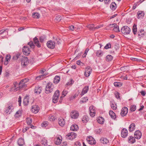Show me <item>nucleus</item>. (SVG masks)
<instances>
[{
	"instance_id": "09e8293b",
	"label": "nucleus",
	"mask_w": 146,
	"mask_h": 146,
	"mask_svg": "<svg viewBox=\"0 0 146 146\" xmlns=\"http://www.w3.org/2000/svg\"><path fill=\"white\" fill-rule=\"evenodd\" d=\"M32 119L31 118H27V122L28 125H30L32 123Z\"/></svg>"
},
{
	"instance_id": "a211bd4d",
	"label": "nucleus",
	"mask_w": 146,
	"mask_h": 146,
	"mask_svg": "<svg viewBox=\"0 0 146 146\" xmlns=\"http://www.w3.org/2000/svg\"><path fill=\"white\" fill-rule=\"evenodd\" d=\"M89 90V86H86L84 87L82 90V92L81 94V96L83 95L84 94L87 93Z\"/></svg>"
},
{
	"instance_id": "ea45409f",
	"label": "nucleus",
	"mask_w": 146,
	"mask_h": 146,
	"mask_svg": "<svg viewBox=\"0 0 146 146\" xmlns=\"http://www.w3.org/2000/svg\"><path fill=\"white\" fill-rule=\"evenodd\" d=\"M87 27L91 30H94L96 29V27H94V24H90L87 26Z\"/></svg>"
},
{
	"instance_id": "f257e3e1",
	"label": "nucleus",
	"mask_w": 146,
	"mask_h": 146,
	"mask_svg": "<svg viewBox=\"0 0 146 146\" xmlns=\"http://www.w3.org/2000/svg\"><path fill=\"white\" fill-rule=\"evenodd\" d=\"M54 87L52 84L51 82H48L47 83L45 88L46 93L49 94L53 91Z\"/></svg>"
},
{
	"instance_id": "c03bdc74",
	"label": "nucleus",
	"mask_w": 146,
	"mask_h": 146,
	"mask_svg": "<svg viewBox=\"0 0 146 146\" xmlns=\"http://www.w3.org/2000/svg\"><path fill=\"white\" fill-rule=\"evenodd\" d=\"M20 56H21L20 54H17L13 57V59L14 60H16L19 58H20Z\"/></svg>"
},
{
	"instance_id": "c85d7f7f",
	"label": "nucleus",
	"mask_w": 146,
	"mask_h": 146,
	"mask_svg": "<svg viewBox=\"0 0 146 146\" xmlns=\"http://www.w3.org/2000/svg\"><path fill=\"white\" fill-rule=\"evenodd\" d=\"M97 119V121L98 123L101 124H103L104 123V120L103 117H99Z\"/></svg>"
},
{
	"instance_id": "7ed1b4c3",
	"label": "nucleus",
	"mask_w": 146,
	"mask_h": 146,
	"mask_svg": "<svg viewBox=\"0 0 146 146\" xmlns=\"http://www.w3.org/2000/svg\"><path fill=\"white\" fill-rule=\"evenodd\" d=\"M21 59V66L23 68L25 67L29 63L28 58L27 57H22Z\"/></svg>"
},
{
	"instance_id": "c9c22d12",
	"label": "nucleus",
	"mask_w": 146,
	"mask_h": 146,
	"mask_svg": "<svg viewBox=\"0 0 146 146\" xmlns=\"http://www.w3.org/2000/svg\"><path fill=\"white\" fill-rule=\"evenodd\" d=\"M132 31L134 35H135L136 34L137 32V25L135 24H134L133 26Z\"/></svg>"
},
{
	"instance_id": "72a5a7b5",
	"label": "nucleus",
	"mask_w": 146,
	"mask_h": 146,
	"mask_svg": "<svg viewBox=\"0 0 146 146\" xmlns=\"http://www.w3.org/2000/svg\"><path fill=\"white\" fill-rule=\"evenodd\" d=\"M29 81V79L28 78H25L21 80L19 84V85H21V84H25Z\"/></svg>"
},
{
	"instance_id": "bf43d9fd",
	"label": "nucleus",
	"mask_w": 146,
	"mask_h": 146,
	"mask_svg": "<svg viewBox=\"0 0 146 146\" xmlns=\"http://www.w3.org/2000/svg\"><path fill=\"white\" fill-rule=\"evenodd\" d=\"M111 45L110 43H109L107 44L104 47V48L105 49H108L111 48Z\"/></svg>"
},
{
	"instance_id": "aec40b11",
	"label": "nucleus",
	"mask_w": 146,
	"mask_h": 146,
	"mask_svg": "<svg viewBox=\"0 0 146 146\" xmlns=\"http://www.w3.org/2000/svg\"><path fill=\"white\" fill-rule=\"evenodd\" d=\"M100 141L101 143L104 144H107L109 143V140L106 138L102 137L100 139Z\"/></svg>"
},
{
	"instance_id": "5fc2aeb1",
	"label": "nucleus",
	"mask_w": 146,
	"mask_h": 146,
	"mask_svg": "<svg viewBox=\"0 0 146 146\" xmlns=\"http://www.w3.org/2000/svg\"><path fill=\"white\" fill-rule=\"evenodd\" d=\"M60 95V92L58 90H57L55 92L53 96L59 97Z\"/></svg>"
},
{
	"instance_id": "1a4fd4ad",
	"label": "nucleus",
	"mask_w": 146,
	"mask_h": 146,
	"mask_svg": "<svg viewBox=\"0 0 146 146\" xmlns=\"http://www.w3.org/2000/svg\"><path fill=\"white\" fill-rule=\"evenodd\" d=\"M14 109L13 106L11 105L7 107L6 108L5 112V113L7 114H10L11 112L12 111V110Z\"/></svg>"
},
{
	"instance_id": "dca6fc26",
	"label": "nucleus",
	"mask_w": 146,
	"mask_h": 146,
	"mask_svg": "<svg viewBox=\"0 0 146 146\" xmlns=\"http://www.w3.org/2000/svg\"><path fill=\"white\" fill-rule=\"evenodd\" d=\"M33 42L38 47L40 48L41 47V44L40 43L38 38L36 37H35L34 38Z\"/></svg>"
},
{
	"instance_id": "680f3d73",
	"label": "nucleus",
	"mask_w": 146,
	"mask_h": 146,
	"mask_svg": "<svg viewBox=\"0 0 146 146\" xmlns=\"http://www.w3.org/2000/svg\"><path fill=\"white\" fill-rule=\"evenodd\" d=\"M42 144L44 145L45 146H46L47 145V141L45 139H43L42 141Z\"/></svg>"
},
{
	"instance_id": "4468645a",
	"label": "nucleus",
	"mask_w": 146,
	"mask_h": 146,
	"mask_svg": "<svg viewBox=\"0 0 146 146\" xmlns=\"http://www.w3.org/2000/svg\"><path fill=\"white\" fill-rule=\"evenodd\" d=\"M128 134V131L127 129L123 128L121 131V135L122 137L123 138H125L127 136Z\"/></svg>"
},
{
	"instance_id": "a19ab883",
	"label": "nucleus",
	"mask_w": 146,
	"mask_h": 146,
	"mask_svg": "<svg viewBox=\"0 0 146 146\" xmlns=\"http://www.w3.org/2000/svg\"><path fill=\"white\" fill-rule=\"evenodd\" d=\"M33 16L34 18L38 19L39 18L40 14L37 13H35L33 14Z\"/></svg>"
},
{
	"instance_id": "603ef678",
	"label": "nucleus",
	"mask_w": 146,
	"mask_h": 146,
	"mask_svg": "<svg viewBox=\"0 0 146 146\" xmlns=\"http://www.w3.org/2000/svg\"><path fill=\"white\" fill-rule=\"evenodd\" d=\"M45 76V75H40L37 77L36 78V80H38L41 79H42L43 78H44Z\"/></svg>"
},
{
	"instance_id": "0e129e2a",
	"label": "nucleus",
	"mask_w": 146,
	"mask_h": 146,
	"mask_svg": "<svg viewBox=\"0 0 146 146\" xmlns=\"http://www.w3.org/2000/svg\"><path fill=\"white\" fill-rule=\"evenodd\" d=\"M11 58V56L10 55H7L5 57V60L9 62Z\"/></svg>"
},
{
	"instance_id": "4d7b16f0",
	"label": "nucleus",
	"mask_w": 146,
	"mask_h": 146,
	"mask_svg": "<svg viewBox=\"0 0 146 146\" xmlns=\"http://www.w3.org/2000/svg\"><path fill=\"white\" fill-rule=\"evenodd\" d=\"M48 122L47 121H45L42 123L41 124L42 127H46L48 125Z\"/></svg>"
},
{
	"instance_id": "338daca9",
	"label": "nucleus",
	"mask_w": 146,
	"mask_h": 146,
	"mask_svg": "<svg viewBox=\"0 0 146 146\" xmlns=\"http://www.w3.org/2000/svg\"><path fill=\"white\" fill-rule=\"evenodd\" d=\"M113 84L115 86L118 87L119 86L120 83L117 82H115Z\"/></svg>"
},
{
	"instance_id": "2eb2a0df",
	"label": "nucleus",
	"mask_w": 146,
	"mask_h": 146,
	"mask_svg": "<svg viewBox=\"0 0 146 146\" xmlns=\"http://www.w3.org/2000/svg\"><path fill=\"white\" fill-rule=\"evenodd\" d=\"M39 110V108L37 105L33 106L31 109L32 111L34 113H36Z\"/></svg>"
},
{
	"instance_id": "e2e57ef3",
	"label": "nucleus",
	"mask_w": 146,
	"mask_h": 146,
	"mask_svg": "<svg viewBox=\"0 0 146 146\" xmlns=\"http://www.w3.org/2000/svg\"><path fill=\"white\" fill-rule=\"evenodd\" d=\"M74 82V81L72 79L70 80V82H68L66 84V87L68 85L71 86Z\"/></svg>"
},
{
	"instance_id": "8fccbe9b",
	"label": "nucleus",
	"mask_w": 146,
	"mask_h": 146,
	"mask_svg": "<svg viewBox=\"0 0 146 146\" xmlns=\"http://www.w3.org/2000/svg\"><path fill=\"white\" fill-rule=\"evenodd\" d=\"M59 97H56V96H53L52 101L54 103H57L58 101V99Z\"/></svg>"
},
{
	"instance_id": "f8f14e48",
	"label": "nucleus",
	"mask_w": 146,
	"mask_h": 146,
	"mask_svg": "<svg viewBox=\"0 0 146 146\" xmlns=\"http://www.w3.org/2000/svg\"><path fill=\"white\" fill-rule=\"evenodd\" d=\"M30 51L29 48L27 46H24L23 48V52L24 54L28 55L29 54Z\"/></svg>"
},
{
	"instance_id": "393cba45",
	"label": "nucleus",
	"mask_w": 146,
	"mask_h": 146,
	"mask_svg": "<svg viewBox=\"0 0 146 146\" xmlns=\"http://www.w3.org/2000/svg\"><path fill=\"white\" fill-rule=\"evenodd\" d=\"M24 143V139L22 138L19 139L18 141V144L19 146H23Z\"/></svg>"
},
{
	"instance_id": "a18cd8bd",
	"label": "nucleus",
	"mask_w": 146,
	"mask_h": 146,
	"mask_svg": "<svg viewBox=\"0 0 146 146\" xmlns=\"http://www.w3.org/2000/svg\"><path fill=\"white\" fill-rule=\"evenodd\" d=\"M61 19V16L60 15H58L56 17L55 20L56 22H59Z\"/></svg>"
},
{
	"instance_id": "a878e982",
	"label": "nucleus",
	"mask_w": 146,
	"mask_h": 146,
	"mask_svg": "<svg viewBox=\"0 0 146 146\" xmlns=\"http://www.w3.org/2000/svg\"><path fill=\"white\" fill-rule=\"evenodd\" d=\"M144 15V12L142 11H139L137 13V17L138 19L143 17Z\"/></svg>"
},
{
	"instance_id": "f03ea898",
	"label": "nucleus",
	"mask_w": 146,
	"mask_h": 146,
	"mask_svg": "<svg viewBox=\"0 0 146 146\" xmlns=\"http://www.w3.org/2000/svg\"><path fill=\"white\" fill-rule=\"evenodd\" d=\"M121 32L124 35H128L130 32V28L128 27L125 26L122 27L121 30Z\"/></svg>"
},
{
	"instance_id": "774afa93",
	"label": "nucleus",
	"mask_w": 146,
	"mask_h": 146,
	"mask_svg": "<svg viewBox=\"0 0 146 146\" xmlns=\"http://www.w3.org/2000/svg\"><path fill=\"white\" fill-rule=\"evenodd\" d=\"M75 145L76 146H80L81 145L80 143L78 141L75 142Z\"/></svg>"
},
{
	"instance_id": "ddd939ff",
	"label": "nucleus",
	"mask_w": 146,
	"mask_h": 146,
	"mask_svg": "<svg viewBox=\"0 0 146 146\" xmlns=\"http://www.w3.org/2000/svg\"><path fill=\"white\" fill-rule=\"evenodd\" d=\"M134 135L135 138L139 139L141 138L142 134L140 131L137 130L135 132Z\"/></svg>"
},
{
	"instance_id": "6ab92c4d",
	"label": "nucleus",
	"mask_w": 146,
	"mask_h": 146,
	"mask_svg": "<svg viewBox=\"0 0 146 146\" xmlns=\"http://www.w3.org/2000/svg\"><path fill=\"white\" fill-rule=\"evenodd\" d=\"M42 88L38 86H36L34 90V92L37 94H40Z\"/></svg>"
},
{
	"instance_id": "58836bf2",
	"label": "nucleus",
	"mask_w": 146,
	"mask_h": 146,
	"mask_svg": "<svg viewBox=\"0 0 146 146\" xmlns=\"http://www.w3.org/2000/svg\"><path fill=\"white\" fill-rule=\"evenodd\" d=\"M145 33V32L144 30L141 29L140 31V32H139L138 36H140V38H141V37H142L144 35Z\"/></svg>"
},
{
	"instance_id": "69168bd1",
	"label": "nucleus",
	"mask_w": 146,
	"mask_h": 146,
	"mask_svg": "<svg viewBox=\"0 0 146 146\" xmlns=\"http://www.w3.org/2000/svg\"><path fill=\"white\" fill-rule=\"evenodd\" d=\"M115 97L117 99H120L119 94L117 92H116L115 94Z\"/></svg>"
},
{
	"instance_id": "de8ad7c7",
	"label": "nucleus",
	"mask_w": 146,
	"mask_h": 146,
	"mask_svg": "<svg viewBox=\"0 0 146 146\" xmlns=\"http://www.w3.org/2000/svg\"><path fill=\"white\" fill-rule=\"evenodd\" d=\"M53 38L55 40L54 41H56L57 44H59L61 42L60 39L59 38H58V37H53Z\"/></svg>"
},
{
	"instance_id": "9b49d317",
	"label": "nucleus",
	"mask_w": 146,
	"mask_h": 146,
	"mask_svg": "<svg viewBox=\"0 0 146 146\" xmlns=\"http://www.w3.org/2000/svg\"><path fill=\"white\" fill-rule=\"evenodd\" d=\"M89 110L90 115L92 117H94L95 114V110L94 107L93 106H91L89 107Z\"/></svg>"
},
{
	"instance_id": "37998d69",
	"label": "nucleus",
	"mask_w": 146,
	"mask_h": 146,
	"mask_svg": "<svg viewBox=\"0 0 146 146\" xmlns=\"http://www.w3.org/2000/svg\"><path fill=\"white\" fill-rule=\"evenodd\" d=\"M62 141V140L60 139L59 137H58L57 138V139L55 141V143L56 145H60Z\"/></svg>"
},
{
	"instance_id": "c756f323",
	"label": "nucleus",
	"mask_w": 146,
	"mask_h": 146,
	"mask_svg": "<svg viewBox=\"0 0 146 146\" xmlns=\"http://www.w3.org/2000/svg\"><path fill=\"white\" fill-rule=\"evenodd\" d=\"M89 120V118L87 115H85L82 119V121L83 123H86Z\"/></svg>"
},
{
	"instance_id": "052dcab7",
	"label": "nucleus",
	"mask_w": 146,
	"mask_h": 146,
	"mask_svg": "<svg viewBox=\"0 0 146 146\" xmlns=\"http://www.w3.org/2000/svg\"><path fill=\"white\" fill-rule=\"evenodd\" d=\"M68 92L65 90H64L62 93V95L63 97H64L66 96L67 94L68 93Z\"/></svg>"
},
{
	"instance_id": "5701e85b",
	"label": "nucleus",
	"mask_w": 146,
	"mask_h": 146,
	"mask_svg": "<svg viewBox=\"0 0 146 146\" xmlns=\"http://www.w3.org/2000/svg\"><path fill=\"white\" fill-rule=\"evenodd\" d=\"M9 30L7 28L4 29L0 31V34L2 35L5 33V35H8Z\"/></svg>"
},
{
	"instance_id": "4c0bfd02",
	"label": "nucleus",
	"mask_w": 146,
	"mask_h": 146,
	"mask_svg": "<svg viewBox=\"0 0 146 146\" xmlns=\"http://www.w3.org/2000/svg\"><path fill=\"white\" fill-rule=\"evenodd\" d=\"M113 57L111 55H108L106 58V60L108 62L111 61L113 59Z\"/></svg>"
},
{
	"instance_id": "e433bc0d",
	"label": "nucleus",
	"mask_w": 146,
	"mask_h": 146,
	"mask_svg": "<svg viewBox=\"0 0 146 146\" xmlns=\"http://www.w3.org/2000/svg\"><path fill=\"white\" fill-rule=\"evenodd\" d=\"M21 85H19V87H17L16 88L15 90H19L20 89H21L23 88H25L27 86L26 84H21Z\"/></svg>"
},
{
	"instance_id": "7c9ffc66",
	"label": "nucleus",
	"mask_w": 146,
	"mask_h": 146,
	"mask_svg": "<svg viewBox=\"0 0 146 146\" xmlns=\"http://www.w3.org/2000/svg\"><path fill=\"white\" fill-rule=\"evenodd\" d=\"M78 129V127L77 125L75 124L72 125L70 127V130L72 131H76Z\"/></svg>"
},
{
	"instance_id": "3c124183",
	"label": "nucleus",
	"mask_w": 146,
	"mask_h": 146,
	"mask_svg": "<svg viewBox=\"0 0 146 146\" xmlns=\"http://www.w3.org/2000/svg\"><path fill=\"white\" fill-rule=\"evenodd\" d=\"M55 117L53 115H51L48 117V119L51 121H52L55 120L56 119Z\"/></svg>"
},
{
	"instance_id": "f704fd0d",
	"label": "nucleus",
	"mask_w": 146,
	"mask_h": 146,
	"mask_svg": "<svg viewBox=\"0 0 146 146\" xmlns=\"http://www.w3.org/2000/svg\"><path fill=\"white\" fill-rule=\"evenodd\" d=\"M110 7L112 10H115L116 8V5L115 3L112 2L110 5Z\"/></svg>"
},
{
	"instance_id": "bb28decb",
	"label": "nucleus",
	"mask_w": 146,
	"mask_h": 146,
	"mask_svg": "<svg viewBox=\"0 0 146 146\" xmlns=\"http://www.w3.org/2000/svg\"><path fill=\"white\" fill-rule=\"evenodd\" d=\"M135 125L134 123L131 124L129 127V131L132 132L134 131L135 129Z\"/></svg>"
},
{
	"instance_id": "2f4dec72",
	"label": "nucleus",
	"mask_w": 146,
	"mask_h": 146,
	"mask_svg": "<svg viewBox=\"0 0 146 146\" xmlns=\"http://www.w3.org/2000/svg\"><path fill=\"white\" fill-rule=\"evenodd\" d=\"M128 141L129 143H133L135 142V140L133 137L130 136L128 138Z\"/></svg>"
},
{
	"instance_id": "39448f33",
	"label": "nucleus",
	"mask_w": 146,
	"mask_h": 146,
	"mask_svg": "<svg viewBox=\"0 0 146 146\" xmlns=\"http://www.w3.org/2000/svg\"><path fill=\"white\" fill-rule=\"evenodd\" d=\"M86 140L88 143L91 145H95L96 143V140L91 136L88 137L86 139Z\"/></svg>"
},
{
	"instance_id": "b1692460",
	"label": "nucleus",
	"mask_w": 146,
	"mask_h": 146,
	"mask_svg": "<svg viewBox=\"0 0 146 146\" xmlns=\"http://www.w3.org/2000/svg\"><path fill=\"white\" fill-rule=\"evenodd\" d=\"M109 114L111 117L114 119L116 118V116L115 113L112 110H110L109 112Z\"/></svg>"
},
{
	"instance_id": "49530a36",
	"label": "nucleus",
	"mask_w": 146,
	"mask_h": 146,
	"mask_svg": "<svg viewBox=\"0 0 146 146\" xmlns=\"http://www.w3.org/2000/svg\"><path fill=\"white\" fill-rule=\"evenodd\" d=\"M46 39V37L44 36H41L39 38V40L41 42H43Z\"/></svg>"
},
{
	"instance_id": "79ce46f5",
	"label": "nucleus",
	"mask_w": 146,
	"mask_h": 146,
	"mask_svg": "<svg viewBox=\"0 0 146 146\" xmlns=\"http://www.w3.org/2000/svg\"><path fill=\"white\" fill-rule=\"evenodd\" d=\"M96 55L99 57H101L103 55V52L101 50H98L96 52Z\"/></svg>"
},
{
	"instance_id": "6e6d98bb",
	"label": "nucleus",
	"mask_w": 146,
	"mask_h": 146,
	"mask_svg": "<svg viewBox=\"0 0 146 146\" xmlns=\"http://www.w3.org/2000/svg\"><path fill=\"white\" fill-rule=\"evenodd\" d=\"M21 114V111H18L16 113L15 116L16 117H18L20 116Z\"/></svg>"
},
{
	"instance_id": "423d86ee",
	"label": "nucleus",
	"mask_w": 146,
	"mask_h": 146,
	"mask_svg": "<svg viewBox=\"0 0 146 146\" xmlns=\"http://www.w3.org/2000/svg\"><path fill=\"white\" fill-rule=\"evenodd\" d=\"M92 69L89 66H87L86 68L84 73L85 76L86 77H88L92 72Z\"/></svg>"
},
{
	"instance_id": "4be33fe9",
	"label": "nucleus",
	"mask_w": 146,
	"mask_h": 146,
	"mask_svg": "<svg viewBox=\"0 0 146 146\" xmlns=\"http://www.w3.org/2000/svg\"><path fill=\"white\" fill-rule=\"evenodd\" d=\"M29 102V96H25L23 100V104L25 106H27Z\"/></svg>"
},
{
	"instance_id": "13d9d810",
	"label": "nucleus",
	"mask_w": 146,
	"mask_h": 146,
	"mask_svg": "<svg viewBox=\"0 0 146 146\" xmlns=\"http://www.w3.org/2000/svg\"><path fill=\"white\" fill-rule=\"evenodd\" d=\"M136 109V106L134 105H131V111L132 112H133Z\"/></svg>"
},
{
	"instance_id": "f3484780",
	"label": "nucleus",
	"mask_w": 146,
	"mask_h": 146,
	"mask_svg": "<svg viewBox=\"0 0 146 146\" xmlns=\"http://www.w3.org/2000/svg\"><path fill=\"white\" fill-rule=\"evenodd\" d=\"M58 123L60 126H64L65 124L64 119L62 117H60L58 119Z\"/></svg>"
},
{
	"instance_id": "864d4df0",
	"label": "nucleus",
	"mask_w": 146,
	"mask_h": 146,
	"mask_svg": "<svg viewBox=\"0 0 146 146\" xmlns=\"http://www.w3.org/2000/svg\"><path fill=\"white\" fill-rule=\"evenodd\" d=\"M28 44L32 48H34L35 47V45L32 41H30L28 42Z\"/></svg>"
},
{
	"instance_id": "473e14b6",
	"label": "nucleus",
	"mask_w": 146,
	"mask_h": 146,
	"mask_svg": "<svg viewBox=\"0 0 146 146\" xmlns=\"http://www.w3.org/2000/svg\"><path fill=\"white\" fill-rule=\"evenodd\" d=\"M110 105L111 108L113 110H115L117 108L116 104L114 102H112L110 103Z\"/></svg>"
},
{
	"instance_id": "0eeeda50",
	"label": "nucleus",
	"mask_w": 146,
	"mask_h": 146,
	"mask_svg": "<svg viewBox=\"0 0 146 146\" xmlns=\"http://www.w3.org/2000/svg\"><path fill=\"white\" fill-rule=\"evenodd\" d=\"M128 112V109L127 107H123L121 110L120 115L122 117L125 116L127 114Z\"/></svg>"
},
{
	"instance_id": "412c9836",
	"label": "nucleus",
	"mask_w": 146,
	"mask_h": 146,
	"mask_svg": "<svg viewBox=\"0 0 146 146\" xmlns=\"http://www.w3.org/2000/svg\"><path fill=\"white\" fill-rule=\"evenodd\" d=\"M110 25H113L114 28L113 30L115 32H119L120 30L119 29V27L115 23L112 24H110Z\"/></svg>"
},
{
	"instance_id": "cd10ccee",
	"label": "nucleus",
	"mask_w": 146,
	"mask_h": 146,
	"mask_svg": "<svg viewBox=\"0 0 146 146\" xmlns=\"http://www.w3.org/2000/svg\"><path fill=\"white\" fill-rule=\"evenodd\" d=\"M60 79V78L59 76H56L54 78V83L56 84H58L59 82Z\"/></svg>"
},
{
	"instance_id": "9d476101",
	"label": "nucleus",
	"mask_w": 146,
	"mask_h": 146,
	"mask_svg": "<svg viewBox=\"0 0 146 146\" xmlns=\"http://www.w3.org/2000/svg\"><path fill=\"white\" fill-rule=\"evenodd\" d=\"M70 115L72 118L76 119L79 116V113L77 111H72L71 112Z\"/></svg>"
},
{
	"instance_id": "6e6552de",
	"label": "nucleus",
	"mask_w": 146,
	"mask_h": 146,
	"mask_svg": "<svg viewBox=\"0 0 146 146\" xmlns=\"http://www.w3.org/2000/svg\"><path fill=\"white\" fill-rule=\"evenodd\" d=\"M46 45L48 48L53 49L55 47V42L52 40H50L47 42Z\"/></svg>"
},
{
	"instance_id": "20e7f679",
	"label": "nucleus",
	"mask_w": 146,
	"mask_h": 146,
	"mask_svg": "<svg viewBox=\"0 0 146 146\" xmlns=\"http://www.w3.org/2000/svg\"><path fill=\"white\" fill-rule=\"evenodd\" d=\"M76 134L74 132H72L68 133L66 136V138L68 139L72 140L76 137Z\"/></svg>"
}]
</instances>
